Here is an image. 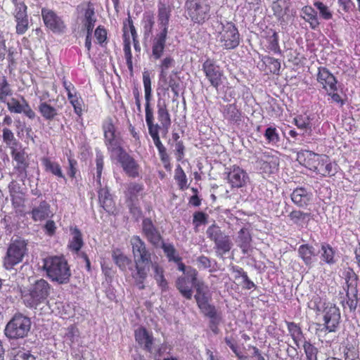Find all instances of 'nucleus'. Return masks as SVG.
<instances>
[{
	"label": "nucleus",
	"mask_w": 360,
	"mask_h": 360,
	"mask_svg": "<svg viewBox=\"0 0 360 360\" xmlns=\"http://www.w3.org/2000/svg\"><path fill=\"white\" fill-rule=\"evenodd\" d=\"M131 251L135 264V272L132 278L139 290L145 289V281L150 271V266L153 264V253L147 247L145 242L139 236H133L130 239Z\"/></svg>",
	"instance_id": "f257e3e1"
},
{
	"label": "nucleus",
	"mask_w": 360,
	"mask_h": 360,
	"mask_svg": "<svg viewBox=\"0 0 360 360\" xmlns=\"http://www.w3.org/2000/svg\"><path fill=\"white\" fill-rule=\"evenodd\" d=\"M175 285L180 294L186 300L192 298L194 288L196 291L194 298L197 306L207 300H211V296L208 295V287L203 281L198 279V271L191 266H188L186 274L176 278Z\"/></svg>",
	"instance_id": "f03ea898"
},
{
	"label": "nucleus",
	"mask_w": 360,
	"mask_h": 360,
	"mask_svg": "<svg viewBox=\"0 0 360 360\" xmlns=\"http://www.w3.org/2000/svg\"><path fill=\"white\" fill-rule=\"evenodd\" d=\"M297 160L301 165L322 177L335 176L339 167L338 165L332 162L328 155L318 154L309 150L298 152Z\"/></svg>",
	"instance_id": "7ed1b4c3"
},
{
	"label": "nucleus",
	"mask_w": 360,
	"mask_h": 360,
	"mask_svg": "<svg viewBox=\"0 0 360 360\" xmlns=\"http://www.w3.org/2000/svg\"><path fill=\"white\" fill-rule=\"evenodd\" d=\"M157 118L159 123H155V120L146 122L148 133L159 153L166 150L160 140V132H162L163 136L167 135L172 124L171 115L167 105L164 100L160 98L157 101Z\"/></svg>",
	"instance_id": "20e7f679"
},
{
	"label": "nucleus",
	"mask_w": 360,
	"mask_h": 360,
	"mask_svg": "<svg viewBox=\"0 0 360 360\" xmlns=\"http://www.w3.org/2000/svg\"><path fill=\"white\" fill-rule=\"evenodd\" d=\"M43 269L52 281L59 284L68 283L71 270L67 259L63 256H49L44 259Z\"/></svg>",
	"instance_id": "39448f33"
},
{
	"label": "nucleus",
	"mask_w": 360,
	"mask_h": 360,
	"mask_svg": "<svg viewBox=\"0 0 360 360\" xmlns=\"http://www.w3.org/2000/svg\"><path fill=\"white\" fill-rule=\"evenodd\" d=\"M51 288V285L46 280H37L27 290H21L24 304L28 308L37 309L40 304L47 303Z\"/></svg>",
	"instance_id": "423d86ee"
},
{
	"label": "nucleus",
	"mask_w": 360,
	"mask_h": 360,
	"mask_svg": "<svg viewBox=\"0 0 360 360\" xmlns=\"http://www.w3.org/2000/svg\"><path fill=\"white\" fill-rule=\"evenodd\" d=\"M185 17L198 25H202L212 18V6L210 0H186Z\"/></svg>",
	"instance_id": "0eeeda50"
},
{
	"label": "nucleus",
	"mask_w": 360,
	"mask_h": 360,
	"mask_svg": "<svg viewBox=\"0 0 360 360\" xmlns=\"http://www.w3.org/2000/svg\"><path fill=\"white\" fill-rule=\"evenodd\" d=\"M217 40L224 50L236 49L240 42V34L236 24L232 21L221 23V30L217 34Z\"/></svg>",
	"instance_id": "6e6552de"
},
{
	"label": "nucleus",
	"mask_w": 360,
	"mask_h": 360,
	"mask_svg": "<svg viewBox=\"0 0 360 360\" xmlns=\"http://www.w3.org/2000/svg\"><path fill=\"white\" fill-rule=\"evenodd\" d=\"M31 328V320L26 316L17 313L6 324L5 334L10 339L26 337Z\"/></svg>",
	"instance_id": "1a4fd4ad"
},
{
	"label": "nucleus",
	"mask_w": 360,
	"mask_h": 360,
	"mask_svg": "<svg viewBox=\"0 0 360 360\" xmlns=\"http://www.w3.org/2000/svg\"><path fill=\"white\" fill-rule=\"evenodd\" d=\"M206 234L207 238L214 242L217 255L222 257L231 250L232 243L229 236L222 231L216 224H213L207 228Z\"/></svg>",
	"instance_id": "9d476101"
},
{
	"label": "nucleus",
	"mask_w": 360,
	"mask_h": 360,
	"mask_svg": "<svg viewBox=\"0 0 360 360\" xmlns=\"http://www.w3.org/2000/svg\"><path fill=\"white\" fill-rule=\"evenodd\" d=\"M27 243L22 239H16L9 245L6 254L3 259L6 269L11 270L22 261L27 252Z\"/></svg>",
	"instance_id": "9b49d317"
},
{
	"label": "nucleus",
	"mask_w": 360,
	"mask_h": 360,
	"mask_svg": "<svg viewBox=\"0 0 360 360\" xmlns=\"http://www.w3.org/2000/svg\"><path fill=\"white\" fill-rule=\"evenodd\" d=\"M134 32H136V30L134 25L133 20L129 15L128 18H126L123 22V51L126 60V63L131 75H133L134 68L129 34H131V36L133 39Z\"/></svg>",
	"instance_id": "f8f14e48"
},
{
	"label": "nucleus",
	"mask_w": 360,
	"mask_h": 360,
	"mask_svg": "<svg viewBox=\"0 0 360 360\" xmlns=\"http://www.w3.org/2000/svg\"><path fill=\"white\" fill-rule=\"evenodd\" d=\"M202 70L212 87L217 89L222 84L224 71L214 59L205 60L202 65Z\"/></svg>",
	"instance_id": "ddd939ff"
},
{
	"label": "nucleus",
	"mask_w": 360,
	"mask_h": 360,
	"mask_svg": "<svg viewBox=\"0 0 360 360\" xmlns=\"http://www.w3.org/2000/svg\"><path fill=\"white\" fill-rule=\"evenodd\" d=\"M256 164L262 173L271 174L278 169L279 160L270 151H259L255 153Z\"/></svg>",
	"instance_id": "4468645a"
},
{
	"label": "nucleus",
	"mask_w": 360,
	"mask_h": 360,
	"mask_svg": "<svg viewBox=\"0 0 360 360\" xmlns=\"http://www.w3.org/2000/svg\"><path fill=\"white\" fill-rule=\"evenodd\" d=\"M340 309L335 304L328 303L323 310V328L328 333L335 332L340 322Z\"/></svg>",
	"instance_id": "2eb2a0df"
},
{
	"label": "nucleus",
	"mask_w": 360,
	"mask_h": 360,
	"mask_svg": "<svg viewBox=\"0 0 360 360\" xmlns=\"http://www.w3.org/2000/svg\"><path fill=\"white\" fill-rule=\"evenodd\" d=\"M210 301L207 300L199 304L198 307L205 316L210 319L209 327L215 335H217L219 333L218 326L221 318L215 306L210 304Z\"/></svg>",
	"instance_id": "dca6fc26"
},
{
	"label": "nucleus",
	"mask_w": 360,
	"mask_h": 360,
	"mask_svg": "<svg viewBox=\"0 0 360 360\" xmlns=\"http://www.w3.org/2000/svg\"><path fill=\"white\" fill-rule=\"evenodd\" d=\"M117 158L123 171L129 177L135 179L139 176V165L126 150L117 154Z\"/></svg>",
	"instance_id": "f3484780"
},
{
	"label": "nucleus",
	"mask_w": 360,
	"mask_h": 360,
	"mask_svg": "<svg viewBox=\"0 0 360 360\" xmlns=\"http://www.w3.org/2000/svg\"><path fill=\"white\" fill-rule=\"evenodd\" d=\"M6 105L8 110L12 113H23L30 120H33L36 117V113L32 109L28 101L24 96H20V100L11 98L10 101L7 102Z\"/></svg>",
	"instance_id": "a211bd4d"
},
{
	"label": "nucleus",
	"mask_w": 360,
	"mask_h": 360,
	"mask_svg": "<svg viewBox=\"0 0 360 360\" xmlns=\"http://www.w3.org/2000/svg\"><path fill=\"white\" fill-rule=\"evenodd\" d=\"M41 16L45 25L52 32L62 33L65 31L66 26L63 20L53 11L42 8Z\"/></svg>",
	"instance_id": "6ab92c4d"
},
{
	"label": "nucleus",
	"mask_w": 360,
	"mask_h": 360,
	"mask_svg": "<svg viewBox=\"0 0 360 360\" xmlns=\"http://www.w3.org/2000/svg\"><path fill=\"white\" fill-rule=\"evenodd\" d=\"M63 86L67 92L68 98L73 107L75 113L78 117H82L84 103L80 95L77 92L75 86L71 82L64 80Z\"/></svg>",
	"instance_id": "aec40b11"
},
{
	"label": "nucleus",
	"mask_w": 360,
	"mask_h": 360,
	"mask_svg": "<svg viewBox=\"0 0 360 360\" xmlns=\"http://www.w3.org/2000/svg\"><path fill=\"white\" fill-rule=\"evenodd\" d=\"M228 183L232 188H240L246 185L248 180L247 172L238 165H233L229 168L227 172Z\"/></svg>",
	"instance_id": "412c9836"
},
{
	"label": "nucleus",
	"mask_w": 360,
	"mask_h": 360,
	"mask_svg": "<svg viewBox=\"0 0 360 360\" xmlns=\"http://www.w3.org/2000/svg\"><path fill=\"white\" fill-rule=\"evenodd\" d=\"M134 338L140 348L152 353L155 338L151 332H149L145 327L141 326L135 330Z\"/></svg>",
	"instance_id": "4be33fe9"
},
{
	"label": "nucleus",
	"mask_w": 360,
	"mask_h": 360,
	"mask_svg": "<svg viewBox=\"0 0 360 360\" xmlns=\"http://www.w3.org/2000/svg\"><path fill=\"white\" fill-rule=\"evenodd\" d=\"M28 213L35 222L42 221L53 217L51 205L46 200H41L38 205L32 203Z\"/></svg>",
	"instance_id": "5701e85b"
},
{
	"label": "nucleus",
	"mask_w": 360,
	"mask_h": 360,
	"mask_svg": "<svg viewBox=\"0 0 360 360\" xmlns=\"http://www.w3.org/2000/svg\"><path fill=\"white\" fill-rule=\"evenodd\" d=\"M142 231L148 241L154 247H159L163 242L160 231L155 226L151 219L146 218L143 220Z\"/></svg>",
	"instance_id": "b1692460"
},
{
	"label": "nucleus",
	"mask_w": 360,
	"mask_h": 360,
	"mask_svg": "<svg viewBox=\"0 0 360 360\" xmlns=\"http://www.w3.org/2000/svg\"><path fill=\"white\" fill-rule=\"evenodd\" d=\"M317 81L326 92L338 91V81L335 77L325 67L318 68Z\"/></svg>",
	"instance_id": "393cba45"
},
{
	"label": "nucleus",
	"mask_w": 360,
	"mask_h": 360,
	"mask_svg": "<svg viewBox=\"0 0 360 360\" xmlns=\"http://www.w3.org/2000/svg\"><path fill=\"white\" fill-rule=\"evenodd\" d=\"M77 10L82 13L81 22L82 27L95 26L96 18L95 16V9L91 2H83L77 6Z\"/></svg>",
	"instance_id": "a878e982"
},
{
	"label": "nucleus",
	"mask_w": 360,
	"mask_h": 360,
	"mask_svg": "<svg viewBox=\"0 0 360 360\" xmlns=\"http://www.w3.org/2000/svg\"><path fill=\"white\" fill-rule=\"evenodd\" d=\"M172 15V7L161 0L158 3V22L162 32L168 33L169 23Z\"/></svg>",
	"instance_id": "bb28decb"
},
{
	"label": "nucleus",
	"mask_w": 360,
	"mask_h": 360,
	"mask_svg": "<svg viewBox=\"0 0 360 360\" xmlns=\"http://www.w3.org/2000/svg\"><path fill=\"white\" fill-rule=\"evenodd\" d=\"M221 113L229 124L239 125L243 121V112L236 103H230L224 105Z\"/></svg>",
	"instance_id": "cd10ccee"
},
{
	"label": "nucleus",
	"mask_w": 360,
	"mask_h": 360,
	"mask_svg": "<svg viewBox=\"0 0 360 360\" xmlns=\"http://www.w3.org/2000/svg\"><path fill=\"white\" fill-rule=\"evenodd\" d=\"M11 153L13 160L16 162L14 166V170L17 173L18 176L25 178L27 176V169L29 167L25 153L22 150L18 151L13 149Z\"/></svg>",
	"instance_id": "c85d7f7f"
},
{
	"label": "nucleus",
	"mask_w": 360,
	"mask_h": 360,
	"mask_svg": "<svg viewBox=\"0 0 360 360\" xmlns=\"http://www.w3.org/2000/svg\"><path fill=\"white\" fill-rule=\"evenodd\" d=\"M98 187V195L100 205L108 213H113L115 210V203L110 193V191L107 186Z\"/></svg>",
	"instance_id": "c756f323"
},
{
	"label": "nucleus",
	"mask_w": 360,
	"mask_h": 360,
	"mask_svg": "<svg viewBox=\"0 0 360 360\" xmlns=\"http://www.w3.org/2000/svg\"><path fill=\"white\" fill-rule=\"evenodd\" d=\"M167 34L160 32L152 41V56L155 60L160 59L164 53Z\"/></svg>",
	"instance_id": "7c9ffc66"
},
{
	"label": "nucleus",
	"mask_w": 360,
	"mask_h": 360,
	"mask_svg": "<svg viewBox=\"0 0 360 360\" xmlns=\"http://www.w3.org/2000/svg\"><path fill=\"white\" fill-rule=\"evenodd\" d=\"M13 14L16 22V34L18 35L24 34L29 29L27 10L13 11Z\"/></svg>",
	"instance_id": "2f4dec72"
},
{
	"label": "nucleus",
	"mask_w": 360,
	"mask_h": 360,
	"mask_svg": "<svg viewBox=\"0 0 360 360\" xmlns=\"http://www.w3.org/2000/svg\"><path fill=\"white\" fill-rule=\"evenodd\" d=\"M291 200L295 205L300 207H304L309 203L311 194L304 188H296L290 195Z\"/></svg>",
	"instance_id": "473e14b6"
},
{
	"label": "nucleus",
	"mask_w": 360,
	"mask_h": 360,
	"mask_svg": "<svg viewBox=\"0 0 360 360\" xmlns=\"http://www.w3.org/2000/svg\"><path fill=\"white\" fill-rule=\"evenodd\" d=\"M153 271V278L156 281L158 288L162 292H167L169 289V284L165 276V269L157 262L150 265Z\"/></svg>",
	"instance_id": "72a5a7b5"
},
{
	"label": "nucleus",
	"mask_w": 360,
	"mask_h": 360,
	"mask_svg": "<svg viewBox=\"0 0 360 360\" xmlns=\"http://www.w3.org/2000/svg\"><path fill=\"white\" fill-rule=\"evenodd\" d=\"M290 7V0H276L271 4L274 15L279 20H283L284 17L288 14Z\"/></svg>",
	"instance_id": "f704fd0d"
},
{
	"label": "nucleus",
	"mask_w": 360,
	"mask_h": 360,
	"mask_svg": "<svg viewBox=\"0 0 360 360\" xmlns=\"http://www.w3.org/2000/svg\"><path fill=\"white\" fill-rule=\"evenodd\" d=\"M70 231L72 238L69 241L68 248L72 252L78 254L84 245L82 234L81 231L77 226L71 227Z\"/></svg>",
	"instance_id": "c9c22d12"
},
{
	"label": "nucleus",
	"mask_w": 360,
	"mask_h": 360,
	"mask_svg": "<svg viewBox=\"0 0 360 360\" xmlns=\"http://www.w3.org/2000/svg\"><path fill=\"white\" fill-rule=\"evenodd\" d=\"M41 163L44 166L45 172H50L58 178L66 180L60 164L57 162L52 161L48 157L41 158Z\"/></svg>",
	"instance_id": "e433bc0d"
},
{
	"label": "nucleus",
	"mask_w": 360,
	"mask_h": 360,
	"mask_svg": "<svg viewBox=\"0 0 360 360\" xmlns=\"http://www.w3.org/2000/svg\"><path fill=\"white\" fill-rule=\"evenodd\" d=\"M38 111L44 120L48 122L54 120L58 115L56 108L46 101L39 103Z\"/></svg>",
	"instance_id": "4c0bfd02"
},
{
	"label": "nucleus",
	"mask_w": 360,
	"mask_h": 360,
	"mask_svg": "<svg viewBox=\"0 0 360 360\" xmlns=\"http://www.w3.org/2000/svg\"><path fill=\"white\" fill-rule=\"evenodd\" d=\"M302 13L303 15V19L309 22L312 30H316L319 27L320 22L319 21L317 12L311 6H304L302 8Z\"/></svg>",
	"instance_id": "58836bf2"
},
{
	"label": "nucleus",
	"mask_w": 360,
	"mask_h": 360,
	"mask_svg": "<svg viewBox=\"0 0 360 360\" xmlns=\"http://www.w3.org/2000/svg\"><path fill=\"white\" fill-rule=\"evenodd\" d=\"M144 189L142 184L136 182H130L126 185V190L124 191V195L127 201L134 202L138 200V196L141 192Z\"/></svg>",
	"instance_id": "ea45409f"
},
{
	"label": "nucleus",
	"mask_w": 360,
	"mask_h": 360,
	"mask_svg": "<svg viewBox=\"0 0 360 360\" xmlns=\"http://www.w3.org/2000/svg\"><path fill=\"white\" fill-rule=\"evenodd\" d=\"M112 258L115 264L121 271H126L129 265L131 264V260L119 248H116L112 252Z\"/></svg>",
	"instance_id": "a19ab883"
},
{
	"label": "nucleus",
	"mask_w": 360,
	"mask_h": 360,
	"mask_svg": "<svg viewBox=\"0 0 360 360\" xmlns=\"http://www.w3.org/2000/svg\"><path fill=\"white\" fill-rule=\"evenodd\" d=\"M268 43L267 49L276 54H281L282 51L279 46V37L277 32L274 30L270 29L268 31V35L266 37Z\"/></svg>",
	"instance_id": "79ce46f5"
},
{
	"label": "nucleus",
	"mask_w": 360,
	"mask_h": 360,
	"mask_svg": "<svg viewBox=\"0 0 360 360\" xmlns=\"http://www.w3.org/2000/svg\"><path fill=\"white\" fill-rule=\"evenodd\" d=\"M252 236L249 230L247 228H242L238 232L237 242L243 253L247 252L250 246Z\"/></svg>",
	"instance_id": "37998d69"
},
{
	"label": "nucleus",
	"mask_w": 360,
	"mask_h": 360,
	"mask_svg": "<svg viewBox=\"0 0 360 360\" xmlns=\"http://www.w3.org/2000/svg\"><path fill=\"white\" fill-rule=\"evenodd\" d=\"M298 253L306 265L311 264L312 259L316 256L314 247L309 244L301 245L298 248Z\"/></svg>",
	"instance_id": "c03bdc74"
},
{
	"label": "nucleus",
	"mask_w": 360,
	"mask_h": 360,
	"mask_svg": "<svg viewBox=\"0 0 360 360\" xmlns=\"http://www.w3.org/2000/svg\"><path fill=\"white\" fill-rule=\"evenodd\" d=\"M288 330L291 336L295 345L300 346V342L303 338V333L299 324L295 322L285 321Z\"/></svg>",
	"instance_id": "a18cd8bd"
},
{
	"label": "nucleus",
	"mask_w": 360,
	"mask_h": 360,
	"mask_svg": "<svg viewBox=\"0 0 360 360\" xmlns=\"http://www.w3.org/2000/svg\"><path fill=\"white\" fill-rule=\"evenodd\" d=\"M12 94L13 90L6 77L0 72V102L5 103Z\"/></svg>",
	"instance_id": "49530a36"
},
{
	"label": "nucleus",
	"mask_w": 360,
	"mask_h": 360,
	"mask_svg": "<svg viewBox=\"0 0 360 360\" xmlns=\"http://www.w3.org/2000/svg\"><path fill=\"white\" fill-rule=\"evenodd\" d=\"M160 83L162 86L164 91L167 92L171 89L172 91L174 94L176 96H179V82L177 79L174 77L169 76L167 77V80H164L160 76Z\"/></svg>",
	"instance_id": "de8ad7c7"
},
{
	"label": "nucleus",
	"mask_w": 360,
	"mask_h": 360,
	"mask_svg": "<svg viewBox=\"0 0 360 360\" xmlns=\"http://www.w3.org/2000/svg\"><path fill=\"white\" fill-rule=\"evenodd\" d=\"M174 178L180 190L185 191L188 188L187 176L180 165L175 169Z\"/></svg>",
	"instance_id": "09e8293b"
},
{
	"label": "nucleus",
	"mask_w": 360,
	"mask_h": 360,
	"mask_svg": "<svg viewBox=\"0 0 360 360\" xmlns=\"http://www.w3.org/2000/svg\"><path fill=\"white\" fill-rule=\"evenodd\" d=\"M321 259L328 264H333L335 262V250L328 243L321 244Z\"/></svg>",
	"instance_id": "8fccbe9b"
},
{
	"label": "nucleus",
	"mask_w": 360,
	"mask_h": 360,
	"mask_svg": "<svg viewBox=\"0 0 360 360\" xmlns=\"http://www.w3.org/2000/svg\"><path fill=\"white\" fill-rule=\"evenodd\" d=\"M13 208L15 212L22 215L25 203V193L10 195Z\"/></svg>",
	"instance_id": "3c124183"
},
{
	"label": "nucleus",
	"mask_w": 360,
	"mask_h": 360,
	"mask_svg": "<svg viewBox=\"0 0 360 360\" xmlns=\"http://www.w3.org/2000/svg\"><path fill=\"white\" fill-rule=\"evenodd\" d=\"M161 244V248L166 255L169 262H174L182 260L181 257L178 255L176 250L172 244H166L164 242H162Z\"/></svg>",
	"instance_id": "603ef678"
},
{
	"label": "nucleus",
	"mask_w": 360,
	"mask_h": 360,
	"mask_svg": "<svg viewBox=\"0 0 360 360\" xmlns=\"http://www.w3.org/2000/svg\"><path fill=\"white\" fill-rule=\"evenodd\" d=\"M303 349L306 356V360H318L319 349L310 341L305 340L304 342Z\"/></svg>",
	"instance_id": "864d4df0"
},
{
	"label": "nucleus",
	"mask_w": 360,
	"mask_h": 360,
	"mask_svg": "<svg viewBox=\"0 0 360 360\" xmlns=\"http://www.w3.org/2000/svg\"><path fill=\"white\" fill-rule=\"evenodd\" d=\"M262 61L269 67L270 72L274 75H278L281 69V63L278 59L269 56H262Z\"/></svg>",
	"instance_id": "5fc2aeb1"
},
{
	"label": "nucleus",
	"mask_w": 360,
	"mask_h": 360,
	"mask_svg": "<svg viewBox=\"0 0 360 360\" xmlns=\"http://www.w3.org/2000/svg\"><path fill=\"white\" fill-rule=\"evenodd\" d=\"M94 37L97 43L104 47L108 44V32L103 25H98L94 31Z\"/></svg>",
	"instance_id": "6e6d98bb"
},
{
	"label": "nucleus",
	"mask_w": 360,
	"mask_h": 360,
	"mask_svg": "<svg viewBox=\"0 0 360 360\" xmlns=\"http://www.w3.org/2000/svg\"><path fill=\"white\" fill-rule=\"evenodd\" d=\"M96 181L98 186H101V176L104 166V157L101 152H97L96 154Z\"/></svg>",
	"instance_id": "4d7b16f0"
},
{
	"label": "nucleus",
	"mask_w": 360,
	"mask_h": 360,
	"mask_svg": "<svg viewBox=\"0 0 360 360\" xmlns=\"http://www.w3.org/2000/svg\"><path fill=\"white\" fill-rule=\"evenodd\" d=\"M311 214L304 212L301 210H294L289 214L288 217L295 224H300L309 219Z\"/></svg>",
	"instance_id": "13d9d810"
},
{
	"label": "nucleus",
	"mask_w": 360,
	"mask_h": 360,
	"mask_svg": "<svg viewBox=\"0 0 360 360\" xmlns=\"http://www.w3.org/2000/svg\"><path fill=\"white\" fill-rule=\"evenodd\" d=\"M145 101L146 122L155 120L154 110L151 105L152 93H145Z\"/></svg>",
	"instance_id": "bf43d9fd"
},
{
	"label": "nucleus",
	"mask_w": 360,
	"mask_h": 360,
	"mask_svg": "<svg viewBox=\"0 0 360 360\" xmlns=\"http://www.w3.org/2000/svg\"><path fill=\"white\" fill-rule=\"evenodd\" d=\"M174 65V60L171 56H167L161 60L159 68L160 69V76L164 80H167V70Z\"/></svg>",
	"instance_id": "052dcab7"
},
{
	"label": "nucleus",
	"mask_w": 360,
	"mask_h": 360,
	"mask_svg": "<svg viewBox=\"0 0 360 360\" xmlns=\"http://www.w3.org/2000/svg\"><path fill=\"white\" fill-rule=\"evenodd\" d=\"M105 145L106 146L108 150L111 153H117V154H120L122 151H125V150L122 147V141L120 137L105 142Z\"/></svg>",
	"instance_id": "680f3d73"
},
{
	"label": "nucleus",
	"mask_w": 360,
	"mask_h": 360,
	"mask_svg": "<svg viewBox=\"0 0 360 360\" xmlns=\"http://www.w3.org/2000/svg\"><path fill=\"white\" fill-rule=\"evenodd\" d=\"M314 6L319 10L320 17L326 20H330L333 18V13L329 8L323 2L316 1L314 2Z\"/></svg>",
	"instance_id": "e2e57ef3"
},
{
	"label": "nucleus",
	"mask_w": 360,
	"mask_h": 360,
	"mask_svg": "<svg viewBox=\"0 0 360 360\" xmlns=\"http://www.w3.org/2000/svg\"><path fill=\"white\" fill-rule=\"evenodd\" d=\"M208 214L203 212H195L193 216V224L195 229L198 228L201 225L207 224L208 223Z\"/></svg>",
	"instance_id": "0e129e2a"
},
{
	"label": "nucleus",
	"mask_w": 360,
	"mask_h": 360,
	"mask_svg": "<svg viewBox=\"0 0 360 360\" xmlns=\"http://www.w3.org/2000/svg\"><path fill=\"white\" fill-rule=\"evenodd\" d=\"M294 124L298 129H307L311 128L310 119L307 116L302 115L296 116L293 120Z\"/></svg>",
	"instance_id": "69168bd1"
},
{
	"label": "nucleus",
	"mask_w": 360,
	"mask_h": 360,
	"mask_svg": "<svg viewBox=\"0 0 360 360\" xmlns=\"http://www.w3.org/2000/svg\"><path fill=\"white\" fill-rule=\"evenodd\" d=\"M264 137L269 143H277L279 141V135L275 127H269L264 132Z\"/></svg>",
	"instance_id": "338daca9"
},
{
	"label": "nucleus",
	"mask_w": 360,
	"mask_h": 360,
	"mask_svg": "<svg viewBox=\"0 0 360 360\" xmlns=\"http://www.w3.org/2000/svg\"><path fill=\"white\" fill-rule=\"evenodd\" d=\"M13 360H36V358L30 351L20 349L14 354Z\"/></svg>",
	"instance_id": "774afa93"
}]
</instances>
